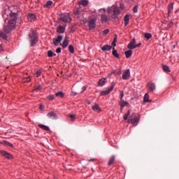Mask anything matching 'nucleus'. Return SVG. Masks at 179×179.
I'll return each mask as SVG.
<instances>
[{
    "label": "nucleus",
    "instance_id": "1",
    "mask_svg": "<svg viewBox=\"0 0 179 179\" xmlns=\"http://www.w3.org/2000/svg\"><path fill=\"white\" fill-rule=\"evenodd\" d=\"M140 119L136 116V113H133L128 120L129 124H133L134 127H136L139 124Z\"/></svg>",
    "mask_w": 179,
    "mask_h": 179
},
{
    "label": "nucleus",
    "instance_id": "2",
    "mask_svg": "<svg viewBox=\"0 0 179 179\" xmlns=\"http://www.w3.org/2000/svg\"><path fill=\"white\" fill-rule=\"evenodd\" d=\"M16 26V21L15 20H8V26H5L3 28V31L6 33H10L11 30H13Z\"/></svg>",
    "mask_w": 179,
    "mask_h": 179
},
{
    "label": "nucleus",
    "instance_id": "3",
    "mask_svg": "<svg viewBox=\"0 0 179 179\" xmlns=\"http://www.w3.org/2000/svg\"><path fill=\"white\" fill-rule=\"evenodd\" d=\"M111 12H113V19L117 20V19H118V17H117V16H118V15H120V8H118V7H117L115 6H113L110 8V10H109L108 11V13H110Z\"/></svg>",
    "mask_w": 179,
    "mask_h": 179
},
{
    "label": "nucleus",
    "instance_id": "4",
    "mask_svg": "<svg viewBox=\"0 0 179 179\" xmlns=\"http://www.w3.org/2000/svg\"><path fill=\"white\" fill-rule=\"evenodd\" d=\"M96 22H97V17H91L88 22V27L90 30H94V29H96Z\"/></svg>",
    "mask_w": 179,
    "mask_h": 179
},
{
    "label": "nucleus",
    "instance_id": "5",
    "mask_svg": "<svg viewBox=\"0 0 179 179\" xmlns=\"http://www.w3.org/2000/svg\"><path fill=\"white\" fill-rule=\"evenodd\" d=\"M60 20L64 23H71L72 22V18L68 13H63L60 15Z\"/></svg>",
    "mask_w": 179,
    "mask_h": 179
},
{
    "label": "nucleus",
    "instance_id": "6",
    "mask_svg": "<svg viewBox=\"0 0 179 179\" xmlns=\"http://www.w3.org/2000/svg\"><path fill=\"white\" fill-rule=\"evenodd\" d=\"M114 87H115V83L113 82L111 87L108 90L101 92V96H108L113 92Z\"/></svg>",
    "mask_w": 179,
    "mask_h": 179
},
{
    "label": "nucleus",
    "instance_id": "7",
    "mask_svg": "<svg viewBox=\"0 0 179 179\" xmlns=\"http://www.w3.org/2000/svg\"><path fill=\"white\" fill-rule=\"evenodd\" d=\"M0 155L5 157L6 159H13V155L12 154L8 152V151H5L3 150H0Z\"/></svg>",
    "mask_w": 179,
    "mask_h": 179
},
{
    "label": "nucleus",
    "instance_id": "8",
    "mask_svg": "<svg viewBox=\"0 0 179 179\" xmlns=\"http://www.w3.org/2000/svg\"><path fill=\"white\" fill-rule=\"evenodd\" d=\"M122 79L124 80H128L131 78V71L129 69L125 70L122 73Z\"/></svg>",
    "mask_w": 179,
    "mask_h": 179
},
{
    "label": "nucleus",
    "instance_id": "9",
    "mask_svg": "<svg viewBox=\"0 0 179 179\" xmlns=\"http://www.w3.org/2000/svg\"><path fill=\"white\" fill-rule=\"evenodd\" d=\"M64 37L61 35L58 36L57 38H53V44L56 47H58L59 45V43L62 41V39Z\"/></svg>",
    "mask_w": 179,
    "mask_h": 179
},
{
    "label": "nucleus",
    "instance_id": "10",
    "mask_svg": "<svg viewBox=\"0 0 179 179\" xmlns=\"http://www.w3.org/2000/svg\"><path fill=\"white\" fill-rule=\"evenodd\" d=\"M148 89L150 92H155V90H156V84H155V83H149L147 85Z\"/></svg>",
    "mask_w": 179,
    "mask_h": 179
},
{
    "label": "nucleus",
    "instance_id": "11",
    "mask_svg": "<svg viewBox=\"0 0 179 179\" xmlns=\"http://www.w3.org/2000/svg\"><path fill=\"white\" fill-rule=\"evenodd\" d=\"M136 44V41H135V38H133V40L128 44L127 48H129V50H134Z\"/></svg>",
    "mask_w": 179,
    "mask_h": 179
},
{
    "label": "nucleus",
    "instance_id": "12",
    "mask_svg": "<svg viewBox=\"0 0 179 179\" xmlns=\"http://www.w3.org/2000/svg\"><path fill=\"white\" fill-rule=\"evenodd\" d=\"M119 105L120 106L121 110H123L124 107H127V106H129V103L125 101L124 99H121L119 102Z\"/></svg>",
    "mask_w": 179,
    "mask_h": 179
},
{
    "label": "nucleus",
    "instance_id": "13",
    "mask_svg": "<svg viewBox=\"0 0 179 179\" xmlns=\"http://www.w3.org/2000/svg\"><path fill=\"white\" fill-rule=\"evenodd\" d=\"M9 20L16 22L17 20V14L10 12L9 14Z\"/></svg>",
    "mask_w": 179,
    "mask_h": 179
},
{
    "label": "nucleus",
    "instance_id": "14",
    "mask_svg": "<svg viewBox=\"0 0 179 179\" xmlns=\"http://www.w3.org/2000/svg\"><path fill=\"white\" fill-rule=\"evenodd\" d=\"M29 37L31 38V47H34V45L37 43V37L36 36H31L29 34Z\"/></svg>",
    "mask_w": 179,
    "mask_h": 179
},
{
    "label": "nucleus",
    "instance_id": "15",
    "mask_svg": "<svg viewBox=\"0 0 179 179\" xmlns=\"http://www.w3.org/2000/svg\"><path fill=\"white\" fill-rule=\"evenodd\" d=\"M69 38L68 36H66L64 38V41H63V43L62 44V47L63 48H66L68 47V43H69Z\"/></svg>",
    "mask_w": 179,
    "mask_h": 179
},
{
    "label": "nucleus",
    "instance_id": "16",
    "mask_svg": "<svg viewBox=\"0 0 179 179\" xmlns=\"http://www.w3.org/2000/svg\"><path fill=\"white\" fill-rule=\"evenodd\" d=\"M27 19L28 20H29V22H35V20H36V17L34 14L30 13V14H28Z\"/></svg>",
    "mask_w": 179,
    "mask_h": 179
},
{
    "label": "nucleus",
    "instance_id": "17",
    "mask_svg": "<svg viewBox=\"0 0 179 179\" xmlns=\"http://www.w3.org/2000/svg\"><path fill=\"white\" fill-rule=\"evenodd\" d=\"M115 162V155H113L110 157L109 161L108 162V166H113Z\"/></svg>",
    "mask_w": 179,
    "mask_h": 179
},
{
    "label": "nucleus",
    "instance_id": "18",
    "mask_svg": "<svg viewBox=\"0 0 179 179\" xmlns=\"http://www.w3.org/2000/svg\"><path fill=\"white\" fill-rule=\"evenodd\" d=\"M101 20L103 23H106L107 22H108V20H110V17H108V16H107L106 15H101Z\"/></svg>",
    "mask_w": 179,
    "mask_h": 179
},
{
    "label": "nucleus",
    "instance_id": "19",
    "mask_svg": "<svg viewBox=\"0 0 179 179\" xmlns=\"http://www.w3.org/2000/svg\"><path fill=\"white\" fill-rule=\"evenodd\" d=\"M47 116L48 117V118H50L52 120L57 119V114H55V113H54V112L48 113Z\"/></svg>",
    "mask_w": 179,
    "mask_h": 179
},
{
    "label": "nucleus",
    "instance_id": "20",
    "mask_svg": "<svg viewBox=\"0 0 179 179\" xmlns=\"http://www.w3.org/2000/svg\"><path fill=\"white\" fill-rule=\"evenodd\" d=\"M92 110L94 111H96L97 113H100V111H101V108H100L99 104L95 103L94 106H92Z\"/></svg>",
    "mask_w": 179,
    "mask_h": 179
},
{
    "label": "nucleus",
    "instance_id": "21",
    "mask_svg": "<svg viewBox=\"0 0 179 179\" xmlns=\"http://www.w3.org/2000/svg\"><path fill=\"white\" fill-rule=\"evenodd\" d=\"M1 145H5V146H10V148H14L13 144L10 143L6 141H1Z\"/></svg>",
    "mask_w": 179,
    "mask_h": 179
},
{
    "label": "nucleus",
    "instance_id": "22",
    "mask_svg": "<svg viewBox=\"0 0 179 179\" xmlns=\"http://www.w3.org/2000/svg\"><path fill=\"white\" fill-rule=\"evenodd\" d=\"M124 26H128L129 23V15H126L124 16Z\"/></svg>",
    "mask_w": 179,
    "mask_h": 179
},
{
    "label": "nucleus",
    "instance_id": "23",
    "mask_svg": "<svg viewBox=\"0 0 179 179\" xmlns=\"http://www.w3.org/2000/svg\"><path fill=\"white\" fill-rule=\"evenodd\" d=\"M38 127L41 128V129H43V131H50V127L44 124H38Z\"/></svg>",
    "mask_w": 179,
    "mask_h": 179
},
{
    "label": "nucleus",
    "instance_id": "24",
    "mask_svg": "<svg viewBox=\"0 0 179 179\" xmlns=\"http://www.w3.org/2000/svg\"><path fill=\"white\" fill-rule=\"evenodd\" d=\"M68 118L69 120V121H71L72 122H73V121H75V120H76V115H68Z\"/></svg>",
    "mask_w": 179,
    "mask_h": 179
},
{
    "label": "nucleus",
    "instance_id": "25",
    "mask_svg": "<svg viewBox=\"0 0 179 179\" xmlns=\"http://www.w3.org/2000/svg\"><path fill=\"white\" fill-rule=\"evenodd\" d=\"M112 47L108 45H104L103 48H101L102 51H110L111 50Z\"/></svg>",
    "mask_w": 179,
    "mask_h": 179
},
{
    "label": "nucleus",
    "instance_id": "26",
    "mask_svg": "<svg viewBox=\"0 0 179 179\" xmlns=\"http://www.w3.org/2000/svg\"><path fill=\"white\" fill-rule=\"evenodd\" d=\"M144 103H150V100H149V93H146L144 96L143 99Z\"/></svg>",
    "mask_w": 179,
    "mask_h": 179
},
{
    "label": "nucleus",
    "instance_id": "27",
    "mask_svg": "<svg viewBox=\"0 0 179 179\" xmlns=\"http://www.w3.org/2000/svg\"><path fill=\"white\" fill-rule=\"evenodd\" d=\"M126 58H130L132 56V50H129L124 52Z\"/></svg>",
    "mask_w": 179,
    "mask_h": 179
},
{
    "label": "nucleus",
    "instance_id": "28",
    "mask_svg": "<svg viewBox=\"0 0 179 179\" xmlns=\"http://www.w3.org/2000/svg\"><path fill=\"white\" fill-rule=\"evenodd\" d=\"M74 15L76 16H79V15H82V10L81 9H79V8H76L75 10H74Z\"/></svg>",
    "mask_w": 179,
    "mask_h": 179
},
{
    "label": "nucleus",
    "instance_id": "29",
    "mask_svg": "<svg viewBox=\"0 0 179 179\" xmlns=\"http://www.w3.org/2000/svg\"><path fill=\"white\" fill-rule=\"evenodd\" d=\"M106 84V78H101L99 81V86H104Z\"/></svg>",
    "mask_w": 179,
    "mask_h": 179
},
{
    "label": "nucleus",
    "instance_id": "30",
    "mask_svg": "<svg viewBox=\"0 0 179 179\" xmlns=\"http://www.w3.org/2000/svg\"><path fill=\"white\" fill-rule=\"evenodd\" d=\"M65 31V28L62 26L57 27V33H64Z\"/></svg>",
    "mask_w": 179,
    "mask_h": 179
},
{
    "label": "nucleus",
    "instance_id": "31",
    "mask_svg": "<svg viewBox=\"0 0 179 179\" xmlns=\"http://www.w3.org/2000/svg\"><path fill=\"white\" fill-rule=\"evenodd\" d=\"M80 5H83V6H87V3H89V1L87 0H81L79 2Z\"/></svg>",
    "mask_w": 179,
    "mask_h": 179
},
{
    "label": "nucleus",
    "instance_id": "32",
    "mask_svg": "<svg viewBox=\"0 0 179 179\" xmlns=\"http://www.w3.org/2000/svg\"><path fill=\"white\" fill-rule=\"evenodd\" d=\"M162 68H163V70L164 71V72H171L170 68L169 67V66L164 64L162 66Z\"/></svg>",
    "mask_w": 179,
    "mask_h": 179
},
{
    "label": "nucleus",
    "instance_id": "33",
    "mask_svg": "<svg viewBox=\"0 0 179 179\" xmlns=\"http://www.w3.org/2000/svg\"><path fill=\"white\" fill-rule=\"evenodd\" d=\"M113 55L115 56V58H120V55L118 54L115 48H113Z\"/></svg>",
    "mask_w": 179,
    "mask_h": 179
},
{
    "label": "nucleus",
    "instance_id": "34",
    "mask_svg": "<svg viewBox=\"0 0 179 179\" xmlns=\"http://www.w3.org/2000/svg\"><path fill=\"white\" fill-rule=\"evenodd\" d=\"M131 114V110H128L124 115V121H127L128 120V117H129V115Z\"/></svg>",
    "mask_w": 179,
    "mask_h": 179
},
{
    "label": "nucleus",
    "instance_id": "35",
    "mask_svg": "<svg viewBox=\"0 0 179 179\" xmlns=\"http://www.w3.org/2000/svg\"><path fill=\"white\" fill-rule=\"evenodd\" d=\"M31 81V78H30V76L26 77L23 79V82L24 83H29V82Z\"/></svg>",
    "mask_w": 179,
    "mask_h": 179
},
{
    "label": "nucleus",
    "instance_id": "36",
    "mask_svg": "<svg viewBox=\"0 0 179 179\" xmlns=\"http://www.w3.org/2000/svg\"><path fill=\"white\" fill-rule=\"evenodd\" d=\"M69 51L71 53L73 54V52H75V48H73V45H70L69 46Z\"/></svg>",
    "mask_w": 179,
    "mask_h": 179
},
{
    "label": "nucleus",
    "instance_id": "37",
    "mask_svg": "<svg viewBox=\"0 0 179 179\" xmlns=\"http://www.w3.org/2000/svg\"><path fill=\"white\" fill-rule=\"evenodd\" d=\"M55 96L57 97H64V92H59L55 94Z\"/></svg>",
    "mask_w": 179,
    "mask_h": 179
},
{
    "label": "nucleus",
    "instance_id": "38",
    "mask_svg": "<svg viewBox=\"0 0 179 179\" xmlns=\"http://www.w3.org/2000/svg\"><path fill=\"white\" fill-rule=\"evenodd\" d=\"M145 38H147V40H150V38L152 37V34L150 33H145L144 34Z\"/></svg>",
    "mask_w": 179,
    "mask_h": 179
},
{
    "label": "nucleus",
    "instance_id": "39",
    "mask_svg": "<svg viewBox=\"0 0 179 179\" xmlns=\"http://www.w3.org/2000/svg\"><path fill=\"white\" fill-rule=\"evenodd\" d=\"M51 5H52V1H48L46 2V3H45L46 8H50V6H51Z\"/></svg>",
    "mask_w": 179,
    "mask_h": 179
},
{
    "label": "nucleus",
    "instance_id": "40",
    "mask_svg": "<svg viewBox=\"0 0 179 179\" xmlns=\"http://www.w3.org/2000/svg\"><path fill=\"white\" fill-rule=\"evenodd\" d=\"M52 55H54V52H52V50H49L48 52V57H49V58H51V57H52Z\"/></svg>",
    "mask_w": 179,
    "mask_h": 179
},
{
    "label": "nucleus",
    "instance_id": "41",
    "mask_svg": "<svg viewBox=\"0 0 179 179\" xmlns=\"http://www.w3.org/2000/svg\"><path fill=\"white\" fill-rule=\"evenodd\" d=\"M169 13H170L173 10V4H169L168 6Z\"/></svg>",
    "mask_w": 179,
    "mask_h": 179
},
{
    "label": "nucleus",
    "instance_id": "42",
    "mask_svg": "<svg viewBox=\"0 0 179 179\" xmlns=\"http://www.w3.org/2000/svg\"><path fill=\"white\" fill-rule=\"evenodd\" d=\"M115 43H117V36L114 38L113 41L112 42V45L115 47L116 45Z\"/></svg>",
    "mask_w": 179,
    "mask_h": 179
},
{
    "label": "nucleus",
    "instance_id": "43",
    "mask_svg": "<svg viewBox=\"0 0 179 179\" xmlns=\"http://www.w3.org/2000/svg\"><path fill=\"white\" fill-rule=\"evenodd\" d=\"M41 89H43V87L41 85H38V87H36L34 90L36 92L40 91Z\"/></svg>",
    "mask_w": 179,
    "mask_h": 179
},
{
    "label": "nucleus",
    "instance_id": "44",
    "mask_svg": "<svg viewBox=\"0 0 179 179\" xmlns=\"http://www.w3.org/2000/svg\"><path fill=\"white\" fill-rule=\"evenodd\" d=\"M120 100H124V91H120Z\"/></svg>",
    "mask_w": 179,
    "mask_h": 179
},
{
    "label": "nucleus",
    "instance_id": "45",
    "mask_svg": "<svg viewBox=\"0 0 179 179\" xmlns=\"http://www.w3.org/2000/svg\"><path fill=\"white\" fill-rule=\"evenodd\" d=\"M108 33H110V29H105L103 31L104 36H107V34H108Z\"/></svg>",
    "mask_w": 179,
    "mask_h": 179
},
{
    "label": "nucleus",
    "instance_id": "46",
    "mask_svg": "<svg viewBox=\"0 0 179 179\" xmlns=\"http://www.w3.org/2000/svg\"><path fill=\"white\" fill-rule=\"evenodd\" d=\"M35 75H36V78H38V76H40L41 75V71H36Z\"/></svg>",
    "mask_w": 179,
    "mask_h": 179
},
{
    "label": "nucleus",
    "instance_id": "47",
    "mask_svg": "<svg viewBox=\"0 0 179 179\" xmlns=\"http://www.w3.org/2000/svg\"><path fill=\"white\" fill-rule=\"evenodd\" d=\"M133 10L134 13H138V6H134Z\"/></svg>",
    "mask_w": 179,
    "mask_h": 179
},
{
    "label": "nucleus",
    "instance_id": "48",
    "mask_svg": "<svg viewBox=\"0 0 179 179\" xmlns=\"http://www.w3.org/2000/svg\"><path fill=\"white\" fill-rule=\"evenodd\" d=\"M48 100H54V99H55V97L54 96V95H49L48 96Z\"/></svg>",
    "mask_w": 179,
    "mask_h": 179
},
{
    "label": "nucleus",
    "instance_id": "49",
    "mask_svg": "<svg viewBox=\"0 0 179 179\" xmlns=\"http://www.w3.org/2000/svg\"><path fill=\"white\" fill-rule=\"evenodd\" d=\"M39 109L41 110V111H43V110H44V105L41 103L39 106Z\"/></svg>",
    "mask_w": 179,
    "mask_h": 179
},
{
    "label": "nucleus",
    "instance_id": "50",
    "mask_svg": "<svg viewBox=\"0 0 179 179\" xmlns=\"http://www.w3.org/2000/svg\"><path fill=\"white\" fill-rule=\"evenodd\" d=\"M122 73V71L121 69H119L118 71H116V76L117 75H121Z\"/></svg>",
    "mask_w": 179,
    "mask_h": 179
},
{
    "label": "nucleus",
    "instance_id": "51",
    "mask_svg": "<svg viewBox=\"0 0 179 179\" xmlns=\"http://www.w3.org/2000/svg\"><path fill=\"white\" fill-rule=\"evenodd\" d=\"M56 52L57 54H61V48H58L57 50H56Z\"/></svg>",
    "mask_w": 179,
    "mask_h": 179
},
{
    "label": "nucleus",
    "instance_id": "52",
    "mask_svg": "<svg viewBox=\"0 0 179 179\" xmlns=\"http://www.w3.org/2000/svg\"><path fill=\"white\" fill-rule=\"evenodd\" d=\"M99 12H101L102 13H106V9H104V8H101V9L99 10Z\"/></svg>",
    "mask_w": 179,
    "mask_h": 179
},
{
    "label": "nucleus",
    "instance_id": "53",
    "mask_svg": "<svg viewBox=\"0 0 179 179\" xmlns=\"http://www.w3.org/2000/svg\"><path fill=\"white\" fill-rule=\"evenodd\" d=\"M141 45H142V43H138L137 45H136L135 48H138V47H141Z\"/></svg>",
    "mask_w": 179,
    "mask_h": 179
},
{
    "label": "nucleus",
    "instance_id": "54",
    "mask_svg": "<svg viewBox=\"0 0 179 179\" xmlns=\"http://www.w3.org/2000/svg\"><path fill=\"white\" fill-rule=\"evenodd\" d=\"M85 90H86V87H85V86H83V87H82L81 93H83V92H85Z\"/></svg>",
    "mask_w": 179,
    "mask_h": 179
},
{
    "label": "nucleus",
    "instance_id": "55",
    "mask_svg": "<svg viewBox=\"0 0 179 179\" xmlns=\"http://www.w3.org/2000/svg\"><path fill=\"white\" fill-rule=\"evenodd\" d=\"M112 73L115 74V76H117V71L115 70L112 71Z\"/></svg>",
    "mask_w": 179,
    "mask_h": 179
},
{
    "label": "nucleus",
    "instance_id": "56",
    "mask_svg": "<svg viewBox=\"0 0 179 179\" xmlns=\"http://www.w3.org/2000/svg\"><path fill=\"white\" fill-rule=\"evenodd\" d=\"M174 24L173 22H170L169 24V27H172V26Z\"/></svg>",
    "mask_w": 179,
    "mask_h": 179
},
{
    "label": "nucleus",
    "instance_id": "57",
    "mask_svg": "<svg viewBox=\"0 0 179 179\" xmlns=\"http://www.w3.org/2000/svg\"><path fill=\"white\" fill-rule=\"evenodd\" d=\"M111 75H113V72L112 71L108 74V77L111 78Z\"/></svg>",
    "mask_w": 179,
    "mask_h": 179
},
{
    "label": "nucleus",
    "instance_id": "58",
    "mask_svg": "<svg viewBox=\"0 0 179 179\" xmlns=\"http://www.w3.org/2000/svg\"><path fill=\"white\" fill-rule=\"evenodd\" d=\"M3 48H2V45H0V51H3Z\"/></svg>",
    "mask_w": 179,
    "mask_h": 179
},
{
    "label": "nucleus",
    "instance_id": "59",
    "mask_svg": "<svg viewBox=\"0 0 179 179\" xmlns=\"http://www.w3.org/2000/svg\"><path fill=\"white\" fill-rule=\"evenodd\" d=\"M87 104H91L90 101H87Z\"/></svg>",
    "mask_w": 179,
    "mask_h": 179
},
{
    "label": "nucleus",
    "instance_id": "60",
    "mask_svg": "<svg viewBox=\"0 0 179 179\" xmlns=\"http://www.w3.org/2000/svg\"><path fill=\"white\" fill-rule=\"evenodd\" d=\"M94 159H90L88 162H93Z\"/></svg>",
    "mask_w": 179,
    "mask_h": 179
},
{
    "label": "nucleus",
    "instance_id": "61",
    "mask_svg": "<svg viewBox=\"0 0 179 179\" xmlns=\"http://www.w3.org/2000/svg\"><path fill=\"white\" fill-rule=\"evenodd\" d=\"M0 144H1V142H0Z\"/></svg>",
    "mask_w": 179,
    "mask_h": 179
}]
</instances>
